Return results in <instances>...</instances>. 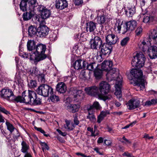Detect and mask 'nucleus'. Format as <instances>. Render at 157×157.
<instances>
[{
	"mask_svg": "<svg viewBox=\"0 0 157 157\" xmlns=\"http://www.w3.org/2000/svg\"><path fill=\"white\" fill-rule=\"evenodd\" d=\"M126 23L129 31L134 30L137 25L136 21L134 20L130 21Z\"/></svg>",
	"mask_w": 157,
	"mask_h": 157,
	"instance_id": "31",
	"label": "nucleus"
},
{
	"mask_svg": "<svg viewBox=\"0 0 157 157\" xmlns=\"http://www.w3.org/2000/svg\"><path fill=\"white\" fill-rule=\"evenodd\" d=\"M97 12V17H98V23L101 24L104 23L106 19L105 13L104 12V10H98Z\"/></svg>",
	"mask_w": 157,
	"mask_h": 157,
	"instance_id": "19",
	"label": "nucleus"
},
{
	"mask_svg": "<svg viewBox=\"0 0 157 157\" xmlns=\"http://www.w3.org/2000/svg\"><path fill=\"white\" fill-rule=\"evenodd\" d=\"M46 49V46L40 44L37 45L35 47V52L37 55H38L40 57H45V59L47 57V56L44 54Z\"/></svg>",
	"mask_w": 157,
	"mask_h": 157,
	"instance_id": "13",
	"label": "nucleus"
},
{
	"mask_svg": "<svg viewBox=\"0 0 157 157\" xmlns=\"http://www.w3.org/2000/svg\"><path fill=\"white\" fill-rule=\"evenodd\" d=\"M73 117L74 118L73 121L74 122L73 124H74V126L75 127L76 125H77L79 124V121L78 119V115L77 114H74Z\"/></svg>",
	"mask_w": 157,
	"mask_h": 157,
	"instance_id": "45",
	"label": "nucleus"
},
{
	"mask_svg": "<svg viewBox=\"0 0 157 157\" xmlns=\"http://www.w3.org/2000/svg\"><path fill=\"white\" fill-rule=\"evenodd\" d=\"M129 40L128 37H127L124 38L121 41V44L122 46H124L126 45Z\"/></svg>",
	"mask_w": 157,
	"mask_h": 157,
	"instance_id": "46",
	"label": "nucleus"
},
{
	"mask_svg": "<svg viewBox=\"0 0 157 157\" xmlns=\"http://www.w3.org/2000/svg\"><path fill=\"white\" fill-rule=\"evenodd\" d=\"M140 105V101L133 99L130 100L127 104L128 108L129 109H133L139 107Z\"/></svg>",
	"mask_w": 157,
	"mask_h": 157,
	"instance_id": "16",
	"label": "nucleus"
},
{
	"mask_svg": "<svg viewBox=\"0 0 157 157\" xmlns=\"http://www.w3.org/2000/svg\"><path fill=\"white\" fill-rule=\"evenodd\" d=\"M85 90L88 94L94 96L101 100V97L100 96V93L98 88L96 86H93L85 89Z\"/></svg>",
	"mask_w": 157,
	"mask_h": 157,
	"instance_id": "10",
	"label": "nucleus"
},
{
	"mask_svg": "<svg viewBox=\"0 0 157 157\" xmlns=\"http://www.w3.org/2000/svg\"><path fill=\"white\" fill-rule=\"evenodd\" d=\"M0 112H1L7 115L10 114L9 111L6 110L4 107L0 105Z\"/></svg>",
	"mask_w": 157,
	"mask_h": 157,
	"instance_id": "47",
	"label": "nucleus"
},
{
	"mask_svg": "<svg viewBox=\"0 0 157 157\" xmlns=\"http://www.w3.org/2000/svg\"><path fill=\"white\" fill-rule=\"evenodd\" d=\"M149 93L151 94H157V91L153 90H151L149 91Z\"/></svg>",
	"mask_w": 157,
	"mask_h": 157,
	"instance_id": "64",
	"label": "nucleus"
},
{
	"mask_svg": "<svg viewBox=\"0 0 157 157\" xmlns=\"http://www.w3.org/2000/svg\"><path fill=\"white\" fill-rule=\"evenodd\" d=\"M90 107L89 106H87V110H88V115H94V111L93 109L91 108V109H90Z\"/></svg>",
	"mask_w": 157,
	"mask_h": 157,
	"instance_id": "52",
	"label": "nucleus"
},
{
	"mask_svg": "<svg viewBox=\"0 0 157 157\" xmlns=\"http://www.w3.org/2000/svg\"><path fill=\"white\" fill-rule=\"evenodd\" d=\"M73 93L74 97L76 98L77 101H80L84 97V93L81 90H74Z\"/></svg>",
	"mask_w": 157,
	"mask_h": 157,
	"instance_id": "21",
	"label": "nucleus"
},
{
	"mask_svg": "<svg viewBox=\"0 0 157 157\" xmlns=\"http://www.w3.org/2000/svg\"><path fill=\"white\" fill-rule=\"evenodd\" d=\"M97 66H96L95 63H93L88 64L87 66V69L90 70L92 71L93 70L94 68H96Z\"/></svg>",
	"mask_w": 157,
	"mask_h": 157,
	"instance_id": "43",
	"label": "nucleus"
},
{
	"mask_svg": "<svg viewBox=\"0 0 157 157\" xmlns=\"http://www.w3.org/2000/svg\"><path fill=\"white\" fill-rule=\"evenodd\" d=\"M37 32L36 28L33 26H30L28 29V33L29 35L32 36L35 35Z\"/></svg>",
	"mask_w": 157,
	"mask_h": 157,
	"instance_id": "36",
	"label": "nucleus"
},
{
	"mask_svg": "<svg viewBox=\"0 0 157 157\" xmlns=\"http://www.w3.org/2000/svg\"><path fill=\"white\" fill-rule=\"evenodd\" d=\"M131 74L137 80L134 83V85L138 87L139 90H143L145 88V84L147 82L143 78L142 71L141 70L132 69L131 71Z\"/></svg>",
	"mask_w": 157,
	"mask_h": 157,
	"instance_id": "3",
	"label": "nucleus"
},
{
	"mask_svg": "<svg viewBox=\"0 0 157 157\" xmlns=\"http://www.w3.org/2000/svg\"><path fill=\"white\" fill-rule=\"evenodd\" d=\"M28 93L26 91H24L22 94V96H18L15 98V101L17 102L24 103H26V99L27 98Z\"/></svg>",
	"mask_w": 157,
	"mask_h": 157,
	"instance_id": "23",
	"label": "nucleus"
},
{
	"mask_svg": "<svg viewBox=\"0 0 157 157\" xmlns=\"http://www.w3.org/2000/svg\"><path fill=\"white\" fill-rule=\"evenodd\" d=\"M36 44L33 40H29L27 43V49L29 51H32L35 49Z\"/></svg>",
	"mask_w": 157,
	"mask_h": 157,
	"instance_id": "33",
	"label": "nucleus"
},
{
	"mask_svg": "<svg viewBox=\"0 0 157 157\" xmlns=\"http://www.w3.org/2000/svg\"><path fill=\"white\" fill-rule=\"evenodd\" d=\"M33 15L32 10L29 12L24 13L23 15V19L25 21H27L31 19Z\"/></svg>",
	"mask_w": 157,
	"mask_h": 157,
	"instance_id": "34",
	"label": "nucleus"
},
{
	"mask_svg": "<svg viewBox=\"0 0 157 157\" xmlns=\"http://www.w3.org/2000/svg\"><path fill=\"white\" fill-rule=\"evenodd\" d=\"M145 60L144 55L142 52H139L133 57L131 63L133 67L140 68L144 66Z\"/></svg>",
	"mask_w": 157,
	"mask_h": 157,
	"instance_id": "5",
	"label": "nucleus"
},
{
	"mask_svg": "<svg viewBox=\"0 0 157 157\" xmlns=\"http://www.w3.org/2000/svg\"><path fill=\"white\" fill-rule=\"evenodd\" d=\"M65 124L64 125V128L68 131L72 130L75 128L74 124L72 122L71 123L70 120L66 119L65 120Z\"/></svg>",
	"mask_w": 157,
	"mask_h": 157,
	"instance_id": "28",
	"label": "nucleus"
},
{
	"mask_svg": "<svg viewBox=\"0 0 157 157\" xmlns=\"http://www.w3.org/2000/svg\"><path fill=\"white\" fill-rule=\"evenodd\" d=\"M66 86L65 84L63 82L59 83L56 87V90L61 93H64L66 91Z\"/></svg>",
	"mask_w": 157,
	"mask_h": 157,
	"instance_id": "25",
	"label": "nucleus"
},
{
	"mask_svg": "<svg viewBox=\"0 0 157 157\" xmlns=\"http://www.w3.org/2000/svg\"><path fill=\"white\" fill-rule=\"evenodd\" d=\"M144 70L145 71L147 72V73H150L151 71V68L150 67H148V68H147L146 67H144Z\"/></svg>",
	"mask_w": 157,
	"mask_h": 157,
	"instance_id": "63",
	"label": "nucleus"
},
{
	"mask_svg": "<svg viewBox=\"0 0 157 157\" xmlns=\"http://www.w3.org/2000/svg\"><path fill=\"white\" fill-rule=\"evenodd\" d=\"M104 117L101 114H99L98 117L97 122L98 123H100L104 119Z\"/></svg>",
	"mask_w": 157,
	"mask_h": 157,
	"instance_id": "55",
	"label": "nucleus"
},
{
	"mask_svg": "<svg viewBox=\"0 0 157 157\" xmlns=\"http://www.w3.org/2000/svg\"><path fill=\"white\" fill-rule=\"evenodd\" d=\"M156 20V18L154 16L147 14L144 16L143 21L145 23H150L155 21Z\"/></svg>",
	"mask_w": 157,
	"mask_h": 157,
	"instance_id": "27",
	"label": "nucleus"
},
{
	"mask_svg": "<svg viewBox=\"0 0 157 157\" xmlns=\"http://www.w3.org/2000/svg\"><path fill=\"white\" fill-rule=\"evenodd\" d=\"M112 66L113 63L112 61L106 60L104 61L102 63L101 68L104 70L108 71L106 74L107 79L108 80H116V82L115 85V94L120 100L122 95L121 92L122 78L121 76L119 75L118 69L116 68L110 69Z\"/></svg>",
	"mask_w": 157,
	"mask_h": 157,
	"instance_id": "1",
	"label": "nucleus"
},
{
	"mask_svg": "<svg viewBox=\"0 0 157 157\" xmlns=\"http://www.w3.org/2000/svg\"><path fill=\"white\" fill-rule=\"evenodd\" d=\"M41 100L40 98L37 97L36 93V97L33 98L30 105H39L41 104Z\"/></svg>",
	"mask_w": 157,
	"mask_h": 157,
	"instance_id": "32",
	"label": "nucleus"
},
{
	"mask_svg": "<svg viewBox=\"0 0 157 157\" xmlns=\"http://www.w3.org/2000/svg\"><path fill=\"white\" fill-rule=\"evenodd\" d=\"M0 95L2 98L8 100H15L16 98L12 90L10 89H3L0 91Z\"/></svg>",
	"mask_w": 157,
	"mask_h": 157,
	"instance_id": "9",
	"label": "nucleus"
},
{
	"mask_svg": "<svg viewBox=\"0 0 157 157\" xmlns=\"http://www.w3.org/2000/svg\"><path fill=\"white\" fill-rule=\"evenodd\" d=\"M29 59L30 60H33L35 62H37L44 59L45 57H40L38 55H37L36 52L32 54H30Z\"/></svg>",
	"mask_w": 157,
	"mask_h": 157,
	"instance_id": "24",
	"label": "nucleus"
},
{
	"mask_svg": "<svg viewBox=\"0 0 157 157\" xmlns=\"http://www.w3.org/2000/svg\"><path fill=\"white\" fill-rule=\"evenodd\" d=\"M101 47L102 53L105 55H109L112 51V46L106 43L101 44Z\"/></svg>",
	"mask_w": 157,
	"mask_h": 157,
	"instance_id": "14",
	"label": "nucleus"
},
{
	"mask_svg": "<svg viewBox=\"0 0 157 157\" xmlns=\"http://www.w3.org/2000/svg\"><path fill=\"white\" fill-rule=\"evenodd\" d=\"M149 36L150 39H152L157 37V28L154 29L149 32Z\"/></svg>",
	"mask_w": 157,
	"mask_h": 157,
	"instance_id": "37",
	"label": "nucleus"
},
{
	"mask_svg": "<svg viewBox=\"0 0 157 157\" xmlns=\"http://www.w3.org/2000/svg\"><path fill=\"white\" fill-rule=\"evenodd\" d=\"M50 95H51L50 98L52 102L56 103L59 101V98L58 96L53 94Z\"/></svg>",
	"mask_w": 157,
	"mask_h": 157,
	"instance_id": "41",
	"label": "nucleus"
},
{
	"mask_svg": "<svg viewBox=\"0 0 157 157\" xmlns=\"http://www.w3.org/2000/svg\"><path fill=\"white\" fill-rule=\"evenodd\" d=\"M124 10L126 15L128 17H132L136 12L134 6L125 7Z\"/></svg>",
	"mask_w": 157,
	"mask_h": 157,
	"instance_id": "22",
	"label": "nucleus"
},
{
	"mask_svg": "<svg viewBox=\"0 0 157 157\" xmlns=\"http://www.w3.org/2000/svg\"><path fill=\"white\" fill-rule=\"evenodd\" d=\"M83 3L82 0H75V3L76 5H79Z\"/></svg>",
	"mask_w": 157,
	"mask_h": 157,
	"instance_id": "59",
	"label": "nucleus"
},
{
	"mask_svg": "<svg viewBox=\"0 0 157 157\" xmlns=\"http://www.w3.org/2000/svg\"><path fill=\"white\" fill-rule=\"evenodd\" d=\"M86 118L89 119L92 122H95L96 120L95 116L94 115H88L87 116Z\"/></svg>",
	"mask_w": 157,
	"mask_h": 157,
	"instance_id": "48",
	"label": "nucleus"
},
{
	"mask_svg": "<svg viewBox=\"0 0 157 157\" xmlns=\"http://www.w3.org/2000/svg\"><path fill=\"white\" fill-rule=\"evenodd\" d=\"M94 150L96 151V152L101 155H103V151L100 150L101 149L100 148H94Z\"/></svg>",
	"mask_w": 157,
	"mask_h": 157,
	"instance_id": "54",
	"label": "nucleus"
},
{
	"mask_svg": "<svg viewBox=\"0 0 157 157\" xmlns=\"http://www.w3.org/2000/svg\"><path fill=\"white\" fill-rule=\"evenodd\" d=\"M35 97L36 93L34 91L29 90L27 98L26 99V104L30 105L33 98Z\"/></svg>",
	"mask_w": 157,
	"mask_h": 157,
	"instance_id": "29",
	"label": "nucleus"
},
{
	"mask_svg": "<svg viewBox=\"0 0 157 157\" xmlns=\"http://www.w3.org/2000/svg\"><path fill=\"white\" fill-rule=\"evenodd\" d=\"M38 80L39 82L42 83H44L45 81V79L44 78V75L42 73H40V75L37 76Z\"/></svg>",
	"mask_w": 157,
	"mask_h": 157,
	"instance_id": "44",
	"label": "nucleus"
},
{
	"mask_svg": "<svg viewBox=\"0 0 157 157\" xmlns=\"http://www.w3.org/2000/svg\"><path fill=\"white\" fill-rule=\"evenodd\" d=\"M28 1V3L31 5L32 8H34L35 6H36V0H21L20 4V7L21 10L23 12L27 10V2Z\"/></svg>",
	"mask_w": 157,
	"mask_h": 157,
	"instance_id": "11",
	"label": "nucleus"
},
{
	"mask_svg": "<svg viewBox=\"0 0 157 157\" xmlns=\"http://www.w3.org/2000/svg\"><path fill=\"white\" fill-rule=\"evenodd\" d=\"M87 62L85 61H82L81 59L76 60L73 63L72 67L75 70H78L85 67Z\"/></svg>",
	"mask_w": 157,
	"mask_h": 157,
	"instance_id": "18",
	"label": "nucleus"
},
{
	"mask_svg": "<svg viewBox=\"0 0 157 157\" xmlns=\"http://www.w3.org/2000/svg\"><path fill=\"white\" fill-rule=\"evenodd\" d=\"M87 130L88 131H90L91 132V134L90 135L91 136L95 137V136H97L98 134H95L94 132L93 131V128H92L90 127H88L87 128Z\"/></svg>",
	"mask_w": 157,
	"mask_h": 157,
	"instance_id": "49",
	"label": "nucleus"
},
{
	"mask_svg": "<svg viewBox=\"0 0 157 157\" xmlns=\"http://www.w3.org/2000/svg\"><path fill=\"white\" fill-rule=\"evenodd\" d=\"M123 156H126L128 157H135L132 154L128 152H125L123 154Z\"/></svg>",
	"mask_w": 157,
	"mask_h": 157,
	"instance_id": "56",
	"label": "nucleus"
},
{
	"mask_svg": "<svg viewBox=\"0 0 157 157\" xmlns=\"http://www.w3.org/2000/svg\"><path fill=\"white\" fill-rule=\"evenodd\" d=\"M36 92L39 95L46 97L53 94V89L48 85L42 84L38 87Z\"/></svg>",
	"mask_w": 157,
	"mask_h": 157,
	"instance_id": "6",
	"label": "nucleus"
},
{
	"mask_svg": "<svg viewBox=\"0 0 157 157\" xmlns=\"http://www.w3.org/2000/svg\"><path fill=\"white\" fill-rule=\"evenodd\" d=\"M28 85L30 88H34L36 86V81L35 80H30L28 82Z\"/></svg>",
	"mask_w": 157,
	"mask_h": 157,
	"instance_id": "42",
	"label": "nucleus"
},
{
	"mask_svg": "<svg viewBox=\"0 0 157 157\" xmlns=\"http://www.w3.org/2000/svg\"><path fill=\"white\" fill-rule=\"evenodd\" d=\"M88 106L90 107V109L92 108L94 109V108H95L96 109L98 110L100 109L101 108L98 102L97 101H94L92 105Z\"/></svg>",
	"mask_w": 157,
	"mask_h": 157,
	"instance_id": "40",
	"label": "nucleus"
},
{
	"mask_svg": "<svg viewBox=\"0 0 157 157\" xmlns=\"http://www.w3.org/2000/svg\"><path fill=\"white\" fill-rule=\"evenodd\" d=\"M79 108V106L78 105L75 104H70L67 107V109L71 113H74L77 112Z\"/></svg>",
	"mask_w": 157,
	"mask_h": 157,
	"instance_id": "26",
	"label": "nucleus"
},
{
	"mask_svg": "<svg viewBox=\"0 0 157 157\" xmlns=\"http://www.w3.org/2000/svg\"><path fill=\"white\" fill-rule=\"evenodd\" d=\"M106 43L112 46L116 44L118 41V38L117 36L113 34H109L105 36Z\"/></svg>",
	"mask_w": 157,
	"mask_h": 157,
	"instance_id": "15",
	"label": "nucleus"
},
{
	"mask_svg": "<svg viewBox=\"0 0 157 157\" xmlns=\"http://www.w3.org/2000/svg\"><path fill=\"white\" fill-rule=\"evenodd\" d=\"M94 76L97 79H100L102 76V71L100 70H95L94 71Z\"/></svg>",
	"mask_w": 157,
	"mask_h": 157,
	"instance_id": "38",
	"label": "nucleus"
},
{
	"mask_svg": "<svg viewBox=\"0 0 157 157\" xmlns=\"http://www.w3.org/2000/svg\"><path fill=\"white\" fill-rule=\"evenodd\" d=\"M136 123V122H134L131 123L124 126V127L123 128V129H126L128 128L130 126H132L134 124H135Z\"/></svg>",
	"mask_w": 157,
	"mask_h": 157,
	"instance_id": "61",
	"label": "nucleus"
},
{
	"mask_svg": "<svg viewBox=\"0 0 157 157\" xmlns=\"http://www.w3.org/2000/svg\"><path fill=\"white\" fill-rule=\"evenodd\" d=\"M109 112L108 110H106L105 111H102L101 112L100 114L104 118L107 115L109 114Z\"/></svg>",
	"mask_w": 157,
	"mask_h": 157,
	"instance_id": "50",
	"label": "nucleus"
},
{
	"mask_svg": "<svg viewBox=\"0 0 157 157\" xmlns=\"http://www.w3.org/2000/svg\"><path fill=\"white\" fill-rule=\"evenodd\" d=\"M142 31V29L141 27H138L135 31L136 36H139L141 33Z\"/></svg>",
	"mask_w": 157,
	"mask_h": 157,
	"instance_id": "53",
	"label": "nucleus"
},
{
	"mask_svg": "<svg viewBox=\"0 0 157 157\" xmlns=\"http://www.w3.org/2000/svg\"><path fill=\"white\" fill-rule=\"evenodd\" d=\"M122 21H121L119 19L116 20V21L114 23V28L115 29H117V31L119 33H121L123 34L126 33L129 30L126 23L122 24Z\"/></svg>",
	"mask_w": 157,
	"mask_h": 157,
	"instance_id": "8",
	"label": "nucleus"
},
{
	"mask_svg": "<svg viewBox=\"0 0 157 157\" xmlns=\"http://www.w3.org/2000/svg\"><path fill=\"white\" fill-rule=\"evenodd\" d=\"M105 144L107 146H111V144H112V141L111 140L109 139L108 140H104Z\"/></svg>",
	"mask_w": 157,
	"mask_h": 157,
	"instance_id": "57",
	"label": "nucleus"
},
{
	"mask_svg": "<svg viewBox=\"0 0 157 157\" xmlns=\"http://www.w3.org/2000/svg\"><path fill=\"white\" fill-rule=\"evenodd\" d=\"M6 126L7 130L12 133L15 129L13 125L10 123L7 120H6Z\"/></svg>",
	"mask_w": 157,
	"mask_h": 157,
	"instance_id": "39",
	"label": "nucleus"
},
{
	"mask_svg": "<svg viewBox=\"0 0 157 157\" xmlns=\"http://www.w3.org/2000/svg\"><path fill=\"white\" fill-rule=\"evenodd\" d=\"M68 3L66 0H56L55 6L56 8L63 10L67 7Z\"/></svg>",
	"mask_w": 157,
	"mask_h": 157,
	"instance_id": "20",
	"label": "nucleus"
},
{
	"mask_svg": "<svg viewBox=\"0 0 157 157\" xmlns=\"http://www.w3.org/2000/svg\"><path fill=\"white\" fill-rule=\"evenodd\" d=\"M56 131L59 133V134L63 136H66L67 133L65 132H62L60 129H57Z\"/></svg>",
	"mask_w": 157,
	"mask_h": 157,
	"instance_id": "58",
	"label": "nucleus"
},
{
	"mask_svg": "<svg viewBox=\"0 0 157 157\" xmlns=\"http://www.w3.org/2000/svg\"><path fill=\"white\" fill-rule=\"evenodd\" d=\"M98 88L101 100L105 101L107 100L112 99V95L109 93L110 86L108 82L105 81L101 82L99 84Z\"/></svg>",
	"mask_w": 157,
	"mask_h": 157,
	"instance_id": "2",
	"label": "nucleus"
},
{
	"mask_svg": "<svg viewBox=\"0 0 157 157\" xmlns=\"http://www.w3.org/2000/svg\"><path fill=\"white\" fill-rule=\"evenodd\" d=\"M29 73V74L34 77L36 76L37 77L40 73V71L36 67H33L30 70Z\"/></svg>",
	"mask_w": 157,
	"mask_h": 157,
	"instance_id": "35",
	"label": "nucleus"
},
{
	"mask_svg": "<svg viewBox=\"0 0 157 157\" xmlns=\"http://www.w3.org/2000/svg\"><path fill=\"white\" fill-rule=\"evenodd\" d=\"M138 46L140 49L144 52L147 50L150 58L153 59L157 58V47L153 45L148 48L147 44L144 40L140 42L138 44Z\"/></svg>",
	"mask_w": 157,
	"mask_h": 157,
	"instance_id": "4",
	"label": "nucleus"
},
{
	"mask_svg": "<svg viewBox=\"0 0 157 157\" xmlns=\"http://www.w3.org/2000/svg\"><path fill=\"white\" fill-rule=\"evenodd\" d=\"M49 38L50 40L52 41L55 40L57 38L56 34L54 33L50 35Z\"/></svg>",
	"mask_w": 157,
	"mask_h": 157,
	"instance_id": "51",
	"label": "nucleus"
},
{
	"mask_svg": "<svg viewBox=\"0 0 157 157\" xmlns=\"http://www.w3.org/2000/svg\"><path fill=\"white\" fill-rule=\"evenodd\" d=\"M96 28V24L92 21L86 23V29L87 32H90L94 31Z\"/></svg>",
	"mask_w": 157,
	"mask_h": 157,
	"instance_id": "30",
	"label": "nucleus"
},
{
	"mask_svg": "<svg viewBox=\"0 0 157 157\" xmlns=\"http://www.w3.org/2000/svg\"><path fill=\"white\" fill-rule=\"evenodd\" d=\"M34 128L36 130L40 132L41 133L42 132H44V130L43 129L41 128H38L36 127H35Z\"/></svg>",
	"mask_w": 157,
	"mask_h": 157,
	"instance_id": "60",
	"label": "nucleus"
},
{
	"mask_svg": "<svg viewBox=\"0 0 157 157\" xmlns=\"http://www.w3.org/2000/svg\"><path fill=\"white\" fill-rule=\"evenodd\" d=\"M38 10L41 13V18H36L37 20L39 22H41L42 21L40 20L41 18L44 19H47L49 18L51 15V11L50 10L44 6L40 5L38 6L37 8Z\"/></svg>",
	"mask_w": 157,
	"mask_h": 157,
	"instance_id": "7",
	"label": "nucleus"
},
{
	"mask_svg": "<svg viewBox=\"0 0 157 157\" xmlns=\"http://www.w3.org/2000/svg\"><path fill=\"white\" fill-rule=\"evenodd\" d=\"M49 29L45 25L41 26L37 29L38 35L40 37H45L48 35Z\"/></svg>",
	"mask_w": 157,
	"mask_h": 157,
	"instance_id": "17",
	"label": "nucleus"
},
{
	"mask_svg": "<svg viewBox=\"0 0 157 157\" xmlns=\"http://www.w3.org/2000/svg\"><path fill=\"white\" fill-rule=\"evenodd\" d=\"M144 138L148 140H150L151 139H153V137L152 136H150L147 134H145L144 136Z\"/></svg>",
	"mask_w": 157,
	"mask_h": 157,
	"instance_id": "62",
	"label": "nucleus"
},
{
	"mask_svg": "<svg viewBox=\"0 0 157 157\" xmlns=\"http://www.w3.org/2000/svg\"><path fill=\"white\" fill-rule=\"evenodd\" d=\"M90 44L91 48L96 49L98 48L101 47V45L102 44V40L99 36H95L90 40Z\"/></svg>",
	"mask_w": 157,
	"mask_h": 157,
	"instance_id": "12",
	"label": "nucleus"
}]
</instances>
